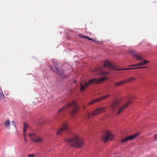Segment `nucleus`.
Masks as SVG:
<instances>
[{
  "label": "nucleus",
  "instance_id": "nucleus-1",
  "mask_svg": "<svg viewBox=\"0 0 157 157\" xmlns=\"http://www.w3.org/2000/svg\"><path fill=\"white\" fill-rule=\"evenodd\" d=\"M107 67L110 69H113L115 70H124L136 69V67L128 68H123L121 69H116L115 66L113 63H111L109 60H105L103 64V67H99L97 68L95 70H94L93 71L96 72L99 75H107L109 74L108 72L104 71L102 70L103 67Z\"/></svg>",
  "mask_w": 157,
  "mask_h": 157
},
{
  "label": "nucleus",
  "instance_id": "nucleus-2",
  "mask_svg": "<svg viewBox=\"0 0 157 157\" xmlns=\"http://www.w3.org/2000/svg\"><path fill=\"white\" fill-rule=\"evenodd\" d=\"M66 141L71 146L77 148L80 147L84 144L82 139L76 134L71 138L66 139Z\"/></svg>",
  "mask_w": 157,
  "mask_h": 157
},
{
  "label": "nucleus",
  "instance_id": "nucleus-3",
  "mask_svg": "<svg viewBox=\"0 0 157 157\" xmlns=\"http://www.w3.org/2000/svg\"><path fill=\"white\" fill-rule=\"evenodd\" d=\"M107 79V78L103 77L100 78L98 80H97L96 78L91 79L88 82H85L84 85H83L82 83H81L80 84V86L81 87L80 91H84L85 88L87 87L89 85L91 84L101 83Z\"/></svg>",
  "mask_w": 157,
  "mask_h": 157
},
{
  "label": "nucleus",
  "instance_id": "nucleus-4",
  "mask_svg": "<svg viewBox=\"0 0 157 157\" xmlns=\"http://www.w3.org/2000/svg\"><path fill=\"white\" fill-rule=\"evenodd\" d=\"M70 107H73V109L71 111V113L72 114L74 115L78 113V108L75 101H73L71 102L68 103L66 105L62 107L61 109L58 110V113H59L63 110Z\"/></svg>",
  "mask_w": 157,
  "mask_h": 157
},
{
  "label": "nucleus",
  "instance_id": "nucleus-5",
  "mask_svg": "<svg viewBox=\"0 0 157 157\" xmlns=\"http://www.w3.org/2000/svg\"><path fill=\"white\" fill-rule=\"evenodd\" d=\"M113 137V135L111 134L109 131H106L104 133L101 139L104 142L106 143L109 139L111 140H112Z\"/></svg>",
  "mask_w": 157,
  "mask_h": 157
},
{
  "label": "nucleus",
  "instance_id": "nucleus-6",
  "mask_svg": "<svg viewBox=\"0 0 157 157\" xmlns=\"http://www.w3.org/2000/svg\"><path fill=\"white\" fill-rule=\"evenodd\" d=\"M132 100L131 99H129L127 103L121 106L118 110L117 114V115H119L123 112L124 110L126 109L129 105L131 103Z\"/></svg>",
  "mask_w": 157,
  "mask_h": 157
},
{
  "label": "nucleus",
  "instance_id": "nucleus-7",
  "mask_svg": "<svg viewBox=\"0 0 157 157\" xmlns=\"http://www.w3.org/2000/svg\"><path fill=\"white\" fill-rule=\"evenodd\" d=\"M139 134V133L137 132L133 135H131L128 136L126 137L124 139L121 140L120 142L121 144L126 142L129 140H131L134 139L136 136H137Z\"/></svg>",
  "mask_w": 157,
  "mask_h": 157
},
{
  "label": "nucleus",
  "instance_id": "nucleus-8",
  "mask_svg": "<svg viewBox=\"0 0 157 157\" xmlns=\"http://www.w3.org/2000/svg\"><path fill=\"white\" fill-rule=\"evenodd\" d=\"M106 108V107H102L96 109L92 112L91 115L93 116L96 115L100 114L101 112H105V109Z\"/></svg>",
  "mask_w": 157,
  "mask_h": 157
},
{
  "label": "nucleus",
  "instance_id": "nucleus-9",
  "mask_svg": "<svg viewBox=\"0 0 157 157\" xmlns=\"http://www.w3.org/2000/svg\"><path fill=\"white\" fill-rule=\"evenodd\" d=\"M111 94H108L107 95L102 96L99 98H98L97 99L93 100L91 102H89L88 104L89 105H90L96 102L101 101V100H105L107 98L111 96Z\"/></svg>",
  "mask_w": 157,
  "mask_h": 157
},
{
  "label": "nucleus",
  "instance_id": "nucleus-10",
  "mask_svg": "<svg viewBox=\"0 0 157 157\" xmlns=\"http://www.w3.org/2000/svg\"><path fill=\"white\" fill-rule=\"evenodd\" d=\"M111 94H108L107 95L102 96L99 98H98L97 99L93 100L91 102H89L88 104L89 105H90L96 102L101 101V100H105L107 98L111 96Z\"/></svg>",
  "mask_w": 157,
  "mask_h": 157
},
{
  "label": "nucleus",
  "instance_id": "nucleus-11",
  "mask_svg": "<svg viewBox=\"0 0 157 157\" xmlns=\"http://www.w3.org/2000/svg\"><path fill=\"white\" fill-rule=\"evenodd\" d=\"M119 105V101L117 100H114L111 104L110 106L113 112L114 111L116 108Z\"/></svg>",
  "mask_w": 157,
  "mask_h": 157
},
{
  "label": "nucleus",
  "instance_id": "nucleus-12",
  "mask_svg": "<svg viewBox=\"0 0 157 157\" xmlns=\"http://www.w3.org/2000/svg\"><path fill=\"white\" fill-rule=\"evenodd\" d=\"M67 127L68 126L67 124L66 123H64L62 127L58 130L56 133V135H58L61 134L64 130H66L67 128Z\"/></svg>",
  "mask_w": 157,
  "mask_h": 157
},
{
  "label": "nucleus",
  "instance_id": "nucleus-13",
  "mask_svg": "<svg viewBox=\"0 0 157 157\" xmlns=\"http://www.w3.org/2000/svg\"><path fill=\"white\" fill-rule=\"evenodd\" d=\"M132 56L139 61H142L144 59V57L140 53H134L132 54Z\"/></svg>",
  "mask_w": 157,
  "mask_h": 157
},
{
  "label": "nucleus",
  "instance_id": "nucleus-14",
  "mask_svg": "<svg viewBox=\"0 0 157 157\" xmlns=\"http://www.w3.org/2000/svg\"><path fill=\"white\" fill-rule=\"evenodd\" d=\"M149 62V61L148 60H144L143 61V62H140L138 63L135 64L134 65H131L130 66V67H135V66H140L143 65H145L147 63Z\"/></svg>",
  "mask_w": 157,
  "mask_h": 157
},
{
  "label": "nucleus",
  "instance_id": "nucleus-15",
  "mask_svg": "<svg viewBox=\"0 0 157 157\" xmlns=\"http://www.w3.org/2000/svg\"><path fill=\"white\" fill-rule=\"evenodd\" d=\"M51 69L54 72L56 73L57 74L62 75V73H63V71H60L56 67H50Z\"/></svg>",
  "mask_w": 157,
  "mask_h": 157
},
{
  "label": "nucleus",
  "instance_id": "nucleus-16",
  "mask_svg": "<svg viewBox=\"0 0 157 157\" xmlns=\"http://www.w3.org/2000/svg\"><path fill=\"white\" fill-rule=\"evenodd\" d=\"M114 87L119 86L121 85L125 84L124 80H122L118 82H114Z\"/></svg>",
  "mask_w": 157,
  "mask_h": 157
},
{
  "label": "nucleus",
  "instance_id": "nucleus-17",
  "mask_svg": "<svg viewBox=\"0 0 157 157\" xmlns=\"http://www.w3.org/2000/svg\"><path fill=\"white\" fill-rule=\"evenodd\" d=\"M33 141L36 143H41L44 141L43 139L41 137H36L33 139Z\"/></svg>",
  "mask_w": 157,
  "mask_h": 157
},
{
  "label": "nucleus",
  "instance_id": "nucleus-18",
  "mask_svg": "<svg viewBox=\"0 0 157 157\" xmlns=\"http://www.w3.org/2000/svg\"><path fill=\"white\" fill-rule=\"evenodd\" d=\"M136 79V78L134 77H132L130 78H127L124 80L125 83L129 82L132 81H134Z\"/></svg>",
  "mask_w": 157,
  "mask_h": 157
},
{
  "label": "nucleus",
  "instance_id": "nucleus-19",
  "mask_svg": "<svg viewBox=\"0 0 157 157\" xmlns=\"http://www.w3.org/2000/svg\"><path fill=\"white\" fill-rule=\"evenodd\" d=\"M10 124V122L9 120H7L5 121L4 123V126L7 128H9Z\"/></svg>",
  "mask_w": 157,
  "mask_h": 157
},
{
  "label": "nucleus",
  "instance_id": "nucleus-20",
  "mask_svg": "<svg viewBox=\"0 0 157 157\" xmlns=\"http://www.w3.org/2000/svg\"><path fill=\"white\" fill-rule=\"evenodd\" d=\"M29 136L30 138L32 139L33 140L36 137V134L34 133H29Z\"/></svg>",
  "mask_w": 157,
  "mask_h": 157
},
{
  "label": "nucleus",
  "instance_id": "nucleus-21",
  "mask_svg": "<svg viewBox=\"0 0 157 157\" xmlns=\"http://www.w3.org/2000/svg\"><path fill=\"white\" fill-rule=\"evenodd\" d=\"M29 127L28 125L26 123H24V133H26V128Z\"/></svg>",
  "mask_w": 157,
  "mask_h": 157
},
{
  "label": "nucleus",
  "instance_id": "nucleus-22",
  "mask_svg": "<svg viewBox=\"0 0 157 157\" xmlns=\"http://www.w3.org/2000/svg\"><path fill=\"white\" fill-rule=\"evenodd\" d=\"M5 98V96L1 90V88L0 87V99H3Z\"/></svg>",
  "mask_w": 157,
  "mask_h": 157
},
{
  "label": "nucleus",
  "instance_id": "nucleus-23",
  "mask_svg": "<svg viewBox=\"0 0 157 157\" xmlns=\"http://www.w3.org/2000/svg\"><path fill=\"white\" fill-rule=\"evenodd\" d=\"M82 38H85L89 40L93 41V39L92 38H90L87 36H80Z\"/></svg>",
  "mask_w": 157,
  "mask_h": 157
},
{
  "label": "nucleus",
  "instance_id": "nucleus-24",
  "mask_svg": "<svg viewBox=\"0 0 157 157\" xmlns=\"http://www.w3.org/2000/svg\"><path fill=\"white\" fill-rule=\"evenodd\" d=\"M26 133H24L23 136H24V139L25 141V142H27L28 141V140H27V139L26 138Z\"/></svg>",
  "mask_w": 157,
  "mask_h": 157
},
{
  "label": "nucleus",
  "instance_id": "nucleus-25",
  "mask_svg": "<svg viewBox=\"0 0 157 157\" xmlns=\"http://www.w3.org/2000/svg\"><path fill=\"white\" fill-rule=\"evenodd\" d=\"M148 68V67H146V66L139 67H136V69L145 68Z\"/></svg>",
  "mask_w": 157,
  "mask_h": 157
},
{
  "label": "nucleus",
  "instance_id": "nucleus-26",
  "mask_svg": "<svg viewBox=\"0 0 157 157\" xmlns=\"http://www.w3.org/2000/svg\"><path fill=\"white\" fill-rule=\"evenodd\" d=\"M28 156L29 157H34L35 156V155L33 154H28Z\"/></svg>",
  "mask_w": 157,
  "mask_h": 157
},
{
  "label": "nucleus",
  "instance_id": "nucleus-27",
  "mask_svg": "<svg viewBox=\"0 0 157 157\" xmlns=\"http://www.w3.org/2000/svg\"><path fill=\"white\" fill-rule=\"evenodd\" d=\"M90 114L89 113H87L86 115V117H87V118H89L90 117Z\"/></svg>",
  "mask_w": 157,
  "mask_h": 157
},
{
  "label": "nucleus",
  "instance_id": "nucleus-28",
  "mask_svg": "<svg viewBox=\"0 0 157 157\" xmlns=\"http://www.w3.org/2000/svg\"><path fill=\"white\" fill-rule=\"evenodd\" d=\"M154 138L155 140H157V134L154 136Z\"/></svg>",
  "mask_w": 157,
  "mask_h": 157
},
{
  "label": "nucleus",
  "instance_id": "nucleus-29",
  "mask_svg": "<svg viewBox=\"0 0 157 157\" xmlns=\"http://www.w3.org/2000/svg\"><path fill=\"white\" fill-rule=\"evenodd\" d=\"M12 125H13L16 128V126L15 124V122L14 121H13L12 122Z\"/></svg>",
  "mask_w": 157,
  "mask_h": 157
},
{
  "label": "nucleus",
  "instance_id": "nucleus-30",
  "mask_svg": "<svg viewBox=\"0 0 157 157\" xmlns=\"http://www.w3.org/2000/svg\"><path fill=\"white\" fill-rule=\"evenodd\" d=\"M76 82V81H74V82L75 83V82Z\"/></svg>",
  "mask_w": 157,
  "mask_h": 157
},
{
  "label": "nucleus",
  "instance_id": "nucleus-31",
  "mask_svg": "<svg viewBox=\"0 0 157 157\" xmlns=\"http://www.w3.org/2000/svg\"><path fill=\"white\" fill-rule=\"evenodd\" d=\"M84 109H85V107H84Z\"/></svg>",
  "mask_w": 157,
  "mask_h": 157
}]
</instances>
